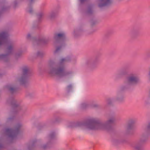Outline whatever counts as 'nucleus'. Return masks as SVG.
Here are the masks:
<instances>
[{
  "instance_id": "f257e3e1",
  "label": "nucleus",
  "mask_w": 150,
  "mask_h": 150,
  "mask_svg": "<svg viewBox=\"0 0 150 150\" xmlns=\"http://www.w3.org/2000/svg\"><path fill=\"white\" fill-rule=\"evenodd\" d=\"M114 121L113 118H111L106 122H103L96 118H91L85 122H77L76 125L90 130H106Z\"/></svg>"
},
{
  "instance_id": "f03ea898",
  "label": "nucleus",
  "mask_w": 150,
  "mask_h": 150,
  "mask_svg": "<svg viewBox=\"0 0 150 150\" xmlns=\"http://www.w3.org/2000/svg\"><path fill=\"white\" fill-rule=\"evenodd\" d=\"M48 72L49 74L53 76H62L65 74L64 67L62 66L51 65L49 67Z\"/></svg>"
},
{
  "instance_id": "7ed1b4c3",
  "label": "nucleus",
  "mask_w": 150,
  "mask_h": 150,
  "mask_svg": "<svg viewBox=\"0 0 150 150\" xmlns=\"http://www.w3.org/2000/svg\"><path fill=\"white\" fill-rule=\"evenodd\" d=\"M138 81L139 79L134 74L131 75L127 77L125 84L121 87V89L122 90L127 89Z\"/></svg>"
},
{
  "instance_id": "20e7f679",
  "label": "nucleus",
  "mask_w": 150,
  "mask_h": 150,
  "mask_svg": "<svg viewBox=\"0 0 150 150\" xmlns=\"http://www.w3.org/2000/svg\"><path fill=\"white\" fill-rule=\"evenodd\" d=\"M29 71L28 68L26 67H24L23 68V75L18 80V81L21 85L24 84L27 81V76L26 75Z\"/></svg>"
},
{
  "instance_id": "39448f33",
  "label": "nucleus",
  "mask_w": 150,
  "mask_h": 150,
  "mask_svg": "<svg viewBox=\"0 0 150 150\" xmlns=\"http://www.w3.org/2000/svg\"><path fill=\"white\" fill-rule=\"evenodd\" d=\"M8 36V34L7 31H3L0 33V46L6 42Z\"/></svg>"
},
{
  "instance_id": "423d86ee",
  "label": "nucleus",
  "mask_w": 150,
  "mask_h": 150,
  "mask_svg": "<svg viewBox=\"0 0 150 150\" xmlns=\"http://www.w3.org/2000/svg\"><path fill=\"white\" fill-rule=\"evenodd\" d=\"M142 142L140 141L134 143L131 145V147L134 150H142Z\"/></svg>"
},
{
  "instance_id": "0eeeda50",
  "label": "nucleus",
  "mask_w": 150,
  "mask_h": 150,
  "mask_svg": "<svg viewBox=\"0 0 150 150\" xmlns=\"http://www.w3.org/2000/svg\"><path fill=\"white\" fill-rule=\"evenodd\" d=\"M65 37V35L63 33H56L54 35V38L56 40H59L60 43L63 42Z\"/></svg>"
},
{
  "instance_id": "6e6552de",
  "label": "nucleus",
  "mask_w": 150,
  "mask_h": 150,
  "mask_svg": "<svg viewBox=\"0 0 150 150\" xmlns=\"http://www.w3.org/2000/svg\"><path fill=\"white\" fill-rule=\"evenodd\" d=\"M18 132V129L16 128L13 129H8L6 130V132L8 134L9 137H13Z\"/></svg>"
},
{
  "instance_id": "1a4fd4ad",
  "label": "nucleus",
  "mask_w": 150,
  "mask_h": 150,
  "mask_svg": "<svg viewBox=\"0 0 150 150\" xmlns=\"http://www.w3.org/2000/svg\"><path fill=\"white\" fill-rule=\"evenodd\" d=\"M112 2L111 0H99L98 5L100 7L110 4Z\"/></svg>"
},
{
  "instance_id": "9d476101",
  "label": "nucleus",
  "mask_w": 150,
  "mask_h": 150,
  "mask_svg": "<svg viewBox=\"0 0 150 150\" xmlns=\"http://www.w3.org/2000/svg\"><path fill=\"white\" fill-rule=\"evenodd\" d=\"M13 50V47L11 46H9L8 47V53L7 54L0 55V59H3L6 61L8 57V54H11V53Z\"/></svg>"
},
{
  "instance_id": "9b49d317",
  "label": "nucleus",
  "mask_w": 150,
  "mask_h": 150,
  "mask_svg": "<svg viewBox=\"0 0 150 150\" xmlns=\"http://www.w3.org/2000/svg\"><path fill=\"white\" fill-rule=\"evenodd\" d=\"M97 62L96 60L92 61L89 60L86 62V64L91 67H93L95 66Z\"/></svg>"
},
{
  "instance_id": "f8f14e48",
  "label": "nucleus",
  "mask_w": 150,
  "mask_h": 150,
  "mask_svg": "<svg viewBox=\"0 0 150 150\" xmlns=\"http://www.w3.org/2000/svg\"><path fill=\"white\" fill-rule=\"evenodd\" d=\"M57 12L56 11H52L49 14V17L50 18H53L55 17L57 15Z\"/></svg>"
},
{
  "instance_id": "ddd939ff",
  "label": "nucleus",
  "mask_w": 150,
  "mask_h": 150,
  "mask_svg": "<svg viewBox=\"0 0 150 150\" xmlns=\"http://www.w3.org/2000/svg\"><path fill=\"white\" fill-rule=\"evenodd\" d=\"M80 107L82 108H85L88 107L89 106V104L88 102H85L82 103L80 104Z\"/></svg>"
},
{
  "instance_id": "4468645a",
  "label": "nucleus",
  "mask_w": 150,
  "mask_h": 150,
  "mask_svg": "<svg viewBox=\"0 0 150 150\" xmlns=\"http://www.w3.org/2000/svg\"><path fill=\"white\" fill-rule=\"evenodd\" d=\"M120 100V98H119L118 96H117L115 98H111L108 99V104L110 103V102H114L116 100Z\"/></svg>"
},
{
  "instance_id": "2eb2a0df",
  "label": "nucleus",
  "mask_w": 150,
  "mask_h": 150,
  "mask_svg": "<svg viewBox=\"0 0 150 150\" xmlns=\"http://www.w3.org/2000/svg\"><path fill=\"white\" fill-rule=\"evenodd\" d=\"M55 135V134L53 133V134H51L50 136H49L48 137V139L50 140V139H52ZM51 143V141L50 140L49 142H48V143H47V145H49L50 143Z\"/></svg>"
},
{
  "instance_id": "dca6fc26",
  "label": "nucleus",
  "mask_w": 150,
  "mask_h": 150,
  "mask_svg": "<svg viewBox=\"0 0 150 150\" xmlns=\"http://www.w3.org/2000/svg\"><path fill=\"white\" fill-rule=\"evenodd\" d=\"M73 88V86L71 84L69 85L66 88V91L67 92H69Z\"/></svg>"
},
{
  "instance_id": "f3484780",
  "label": "nucleus",
  "mask_w": 150,
  "mask_h": 150,
  "mask_svg": "<svg viewBox=\"0 0 150 150\" xmlns=\"http://www.w3.org/2000/svg\"><path fill=\"white\" fill-rule=\"evenodd\" d=\"M8 88H9L10 91L11 92H13L16 90V89L15 88H13L12 87H10Z\"/></svg>"
},
{
  "instance_id": "a211bd4d",
  "label": "nucleus",
  "mask_w": 150,
  "mask_h": 150,
  "mask_svg": "<svg viewBox=\"0 0 150 150\" xmlns=\"http://www.w3.org/2000/svg\"><path fill=\"white\" fill-rule=\"evenodd\" d=\"M27 11L30 13H32L33 11L32 8H27Z\"/></svg>"
},
{
  "instance_id": "6ab92c4d",
  "label": "nucleus",
  "mask_w": 150,
  "mask_h": 150,
  "mask_svg": "<svg viewBox=\"0 0 150 150\" xmlns=\"http://www.w3.org/2000/svg\"><path fill=\"white\" fill-rule=\"evenodd\" d=\"M98 106V105L96 104H94L91 105V107L93 108H97Z\"/></svg>"
},
{
  "instance_id": "aec40b11",
  "label": "nucleus",
  "mask_w": 150,
  "mask_h": 150,
  "mask_svg": "<svg viewBox=\"0 0 150 150\" xmlns=\"http://www.w3.org/2000/svg\"><path fill=\"white\" fill-rule=\"evenodd\" d=\"M31 34L30 33H28L27 34V38L28 39H29L30 38V37H31Z\"/></svg>"
},
{
  "instance_id": "412c9836",
  "label": "nucleus",
  "mask_w": 150,
  "mask_h": 150,
  "mask_svg": "<svg viewBox=\"0 0 150 150\" xmlns=\"http://www.w3.org/2000/svg\"><path fill=\"white\" fill-rule=\"evenodd\" d=\"M73 72L70 71H69V72H67L66 74L67 75H69V74H73Z\"/></svg>"
},
{
  "instance_id": "4be33fe9",
  "label": "nucleus",
  "mask_w": 150,
  "mask_h": 150,
  "mask_svg": "<svg viewBox=\"0 0 150 150\" xmlns=\"http://www.w3.org/2000/svg\"><path fill=\"white\" fill-rule=\"evenodd\" d=\"M68 60V59H67L63 58V59H61V62H63L64 61H67V60Z\"/></svg>"
},
{
  "instance_id": "5701e85b",
  "label": "nucleus",
  "mask_w": 150,
  "mask_h": 150,
  "mask_svg": "<svg viewBox=\"0 0 150 150\" xmlns=\"http://www.w3.org/2000/svg\"><path fill=\"white\" fill-rule=\"evenodd\" d=\"M148 77L149 78H150V69L149 71L148 75Z\"/></svg>"
},
{
  "instance_id": "b1692460",
  "label": "nucleus",
  "mask_w": 150,
  "mask_h": 150,
  "mask_svg": "<svg viewBox=\"0 0 150 150\" xmlns=\"http://www.w3.org/2000/svg\"><path fill=\"white\" fill-rule=\"evenodd\" d=\"M130 122L131 123H134L135 122V121L133 120H131Z\"/></svg>"
},
{
  "instance_id": "393cba45",
  "label": "nucleus",
  "mask_w": 150,
  "mask_h": 150,
  "mask_svg": "<svg viewBox=\"0 0 150 150\" xmlns=\"http://www.w3.org/2000/svg\"><path fill=\"white\" fill-rule=\"evenodd\" d=\"M35 0H30V3H32V2H33Z\"/></svg>"
},
{
  "instance_id": "a878e982",
  "label": "nucleus",
  "mask_w": 150,
  "mask_h": 150,
  "mask_svg": "<svg viewBox=\"0 0 150 150\" xmlns=\"http://www.w3.org/2000/svg\"><path fill=\"white\" fill-rule=\"evenodd\" d=\"M147 128L148 129H150V123L149 124V125L147 126Z\"/></svg>"
},
{
  "instance_id": "bb28decb",
  "label": "nucleus",
  "mask_w": 150,
  "mask_h": 150,
  "mask_svg": "<svg viewBox=\"0 0 150 150\" xmlns=\"http://www.w3.org/2000/svg\"><path fill=\"white\" fill-rule=\"evenodd\" d=\"M59 50V48L58 47L56 49V51H58Z\"/></svg>"
},
{
  "instance_id": "cd10ccee",
  "label": "nucleus",
  "mask_w": 150,
  "mask_h": 150,
  "mask_svg": "<svg viewBox=\"0 0 150 150\" xmlns=\"http://www.w3.org/2000/svg\"><path fill=\"white\" fill-rule=\"evenodd\" d=\"M46 146H45V145H44L43 146V148L44 149H45V148H46Z\"/></svg>"
},
{
  "instance_id": "c85d7f7f",
  "label": "nucleus",
  "mask_w": 150,
  "mask_h": 150,
  "mask_svg": "<svg viewBox=\"0 0 150 150\" xmlns=\"http://www.w3.org/2000/svg\"><path fill=\"white\" fill-rule=\"evenodd\" d=\"M91 10H90L88 11V12L89 13H91Z\"/></svg>"
},
{
  "instance_id": "c756f323",
  "label": "nucleus",
  "mask_w": 150,
  "mask_h": 150,
  "mask_svg": "<svg viewBox=\"0 0 150 150\" xmlns=\"http://www.w3.org/2000/svg\"><path fill=\"white\" fill-rule=\"evenodd\" d=\"M121 73H122V75H125V73H123V72H122Z\"/></svg>"
},
{
  "instance_id": "7c9ffc66",
  "label": "nucleus",
  "mask_w": 150,
  "mask_h": 150,
  "mask_svg": "<svg viewBox=\"0 0 150 150\" xmlns=\"http://www.w3.org/2000/svg\"><path fill=\"white\" fill-rule=\"evenodd\" d=\"M10 119V118H8V120H9Z\"/></svg>"
}]
</instances>
